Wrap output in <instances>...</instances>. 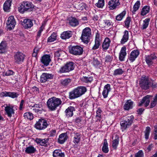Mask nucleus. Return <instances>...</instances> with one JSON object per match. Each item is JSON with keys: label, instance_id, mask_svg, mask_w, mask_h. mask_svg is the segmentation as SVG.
<instances>
[{"label": "nucleus", "instance_id": "nucleus-52", "mask_svg": "<svg viewBox=\"0 0 157 157\" xmlns=\"http://www.w3.org/2000/svg\"><path fill=\"white\" fill-rule=\"evenodd\" d=\"M100 45V41L96 40L95 41V44L92 48V49L94 50H96L98 49Z\"/></svg>", "mask_w": 157, "mask_h": 157}, {"label": "nucleus", "instance_id": "nucleus-46", "mask_svg": "<svg viewBox=\"0 0 157 157\" xmlns=\"http://www.w3.org/2000/svg\"><path fill=\"white\" fill-rule=\"evenodd\" d=\"M134 118V116L133 115H131V116L126 117L125 118L124 121L128 122V123H129L131 125L133 123Z\"/></svg>", "mask_w": 157, "mask_h": 157}, {"label": "nucleus", "instance_id": "nucleus-54", "mask_svg": "<svg viewBox=\"0 0 157 157\" xmlns=\"http://www.w3.org/2000/svg\"><path fill=\"white\" fill-rule=\"evenodd\" d=\"M13 71L11 70H8L6 72H4V73H3L2 76H10L11 75H12L13 74Z\"/></svg>", "mask_w": 157, "mask_h": 157}, {"label": "nucleus", "instance_id": "nucleus-42", "mask_svg": "<svg viewBox=\"0 0 157 157\" xmlns=\"http://www.w3.org/2000/svg\"><path fill=\"white\" fill-rule=\"evenodd\" d=\"M36 151V149L32 146H29L26 147L25 151L27 153H34Z\"/></svg>", "mask_w": 157, "mask_h": 157}, {"label": "nucleus", "instance_id": "nucleus-5", "mask_svg": "<svg viewBox=\"0 0 157 157\" xmlns=\"http://www.w3.org/2000/svg\"><path fill=\"white\" fill-rule=\"evenodd\" d=\"M91 35L90 29L89 27H86L82 30L81 39L84 43L87 44L89 42Z\"/></svg>", "mask_w": 157, "mask_h": 157}, {"label": "nucleus", "instance_id": "nucleus-58", "mask_svg": "<svg viewBox=\"0 0 157 157\" xmlns=\"http://www.w3.org/2000/svg\"><path fill=\"white\" fill-rule=\"evenodd\" d=\"M101 109L98 108L96 111V117L98 120H100L101 118Z\"/></svg>", "mask_w": 157, "mask_h": 157}, {"label": "nucleus", "instance_id": "nucleus-12", "mask_svg": "<svg viewBox=\"0 0 157 157\" xmlns=\"http://www.w3.org/2000/svg\"><path fill=\"white\" fill-rule=\"evenodd\" d=\"M120 5L119 0H110L108 2L109 8L112 10L116 9Z\"/></svg>", "mask_w": 157, "mask_h": 157}, {"label": "nucleus", "instance_id": "nucleus-15", "mask_svg": "<svg viewBox=\"0 0 157 157\" xmlns=\"http://www.w3.org/2000/svg\"><path fill=\"white\" fill-rule=\"evenodd\" d=\"M52 78V74L43 73L40 78V82H45L48 79H51Z\"/></svg>", "mask_w": 157, "mask_h": 157}, {"label": "nucleus", "instance_id": "nucleus-19", "mask_svg": "<svg viewBox=\"0 0 157 157\" xmlns=\"http://www.w3.org/2000/svg\"><path fill=\"white\" fill-rule=\"evenodd\" d=\"M111 40L108 37L105 38L102 44V47L103 50H107L110 46Z\"/></svg>", "mask_w": 157, "mask_h": 157}, {"label": "nucleus", "instance_id": "nucleus-64", "mask_svg": "<svg viewBox=\"0 0 157 157\" xmlns=\"http://www.w3.org/2000/svg\"><path fill=\"white\" fill-rule=\"evenodd\" d=\"M32 107L35 108L40 109H42V105H39V104H35Z\"/></svg>", "mask_w": 157, "mask_h": 157}, {"label": "nucleus", "instance_id": "nucleus-47", "mask_svg": "<svg viewBox=\"0 0 157 157\" xmlns=\"http://www.w3.org/2000/svg\"><path fill=\"white\" fill-rule=\"evenodd\" d=\"M71 82V79L69 78H66L62 80L61 81V84L63 86L68 85Z\"/></svg>", "mask_w": 157, "mask_h": 157}, {"label": "nucleus", "instance_id": "nucleus-17", "mask_svg": "<svg viewBox=\"0 0 157 157\" xmlns=\"http://www.w3.org/2000/svg\"><path fill=\"white\" fill-rule=\"evenodd\" d=\"M139 54V52L137 50L132 51L130 55L129 60L131 62H133Z\"/></svg>", "mask_w": 157, "mask_h": 157}, {"label": "nucleus", "instance_id": "nucleus-26", "mask_svg": "<svg viewBox=\"0 0 157 157\" xmlns=\"http://www.w3.org/2000/svg\"><path fill=\"white\" fill-rule=\"evenodd\" d=\"M121 129L122 131H125L127 128L129 127L131 125L124 120L120 122Z\"/></svg>", "mask_w": 157, "mask_h": 157}, {"label": "nucleus", "instance_id": "nucleus-14", "mask_svg": "<svg viewBox=\"0 0 157 157\" xmlns=\"http://www.w3.org/2000/svg\"><path fill=\"white\" fill-rule=\"evenodd\" d=\"M75 110V108L73 106L69 107L65 111V116L67 118L72 117L73 115V112Z\"/></svg>", "mask_w": 157, "mask_h": 157}, {"label": "nucleus", "instance_id": "nucleus-55", "mask_svg": "<svg viewBox=\"0 0 157 157\" xmlns=\"http://www.w3.org/2000/svg\"><path fill=\"white\" fill-rule=\"evenodd\" d=\"M96 6L99 8L102 7L104 5V0H98V2L96 4Z\"/></svg>", "mask_w": 157, "mask_h": 157}, {"label": "nucleus", "instance_id": "nucleus-24", "mask_svg": "<svg viewBox=\"0 0 157 157\" xmlns=\"http://www.w3.org/2000/svg\"><path fill=\"white\" fill-rule=\"evenodd\" d=\"M12 0H7L3 5V10L6 12H9L11 6Z\"/></svg>", "mask_w": 157, "mask_h": 157}, {"label": "nucleus", "instance_id": "nucleus-28", "mask_svg": "<svg viewBox=\"0 0 157 157\" xmlns=\"http://www.w3.org/2000/svg\"><path fill=\"white\" fill-rule=\"evenodd\" d=\"M81 139V135L78 133H75L73 137V142L75 144L78 143Z\"/></svg>", "mask_w": 157, "mask_h": 157}, {"label": "nucleus", "instance_id": "nucleus-29", "mask_svg": "<svg viewBox=\"0 0 157 157\" xmlns=\"http://www.w3.org/2000/svg\"><path fill=\"white\" fill-rule=\"evenodd\" d=\"M69 25L73 27H75L78 25L79 23L77 19L75 18L72 17L69 20Z\"/></svg>", "mask_w": 157, "mask_h": 157}, {"label": "nucleus", "instance_id": "nucleus-38", "mask_svg": "<svg viewBox=\"0 0 157 157\" xmlns=\"http://www.w3.org/2000/svg\"><path fill=\"white\" fill-rule=\"evenodd\" d=\"M126 14V12L125 10L123 11L120 14L117 15L116 17V19L118 21H121L124 17Z\"/></svg>", "mask_w": 157, "mask_h": 157}, {"label": "nucleus", "instance_id": "nucleus-2", "mask_svg": "<svg viewBox=\"0 0 157 157\" xmlns=\"http://www.w3.org/2000/svg\"><path fill=\"white\" fill-rule=\"evenodd\" d=\"M33 8V5L32 2L24 1L20 4L18 10L21 13H23L25 12L31 11Z\"/></svg>", "mask_w": 157, "mask_h": 157}, {"label": "nucleus", "instance_id": "nucleus-18", "mask_svg": "<svg viewBox=\"0 0 157 157\" xmlns=\"http://www.w3.org/2000/svg\"><path fill=\"white\" fill-rule=\"evenodd\" d=\"M67 134L66 133H64L60 134L58 139V142L60 144H63L67 138Z\"/></svg>", "mask_w": 157, "mask_h": 157}, {"label": "nucleus", "instance_id": "nucleus-3", "mask_svg": "<svg viewBox=\"0 0 157 157\" xmlns=\"http://www.w3.org/2000/svg\"><path fill=\"white\" fill-rule=\"evenodd\" d=\"M139 84L142 89L146 90L151 87V82L149 80L147 77L143 76L140 78Z\"/></svg>", "mask_w": 157, "mask_h": 157}, {"label": "nucleus", "instance_id": "nucleus-40", "mask_svg": "<svg viewBox=\"0 0 157 157\" xmlns=\"http://www.w3.org/2000/svg\"><path fill=\"white\" fill-rule=\"evenodd\" d=\"M6 47V42H2L0 44V53H2L5 52Z\"/></svg>", "mask_w": 157, "mask_h": 157}, {"label": "nucleus", "instance_id": "nucleus-20", "mask_svg": "<svg viewBox=\"0 0 157 157\" xmlns=\"http://www.w3.org/2000/svg\"><path fill=\"white\" fill-rule=\"evenodd\" d=\"M79 97L84 94L86 91V89L84 86H79L75 89Z\"/></svg>", "mask_w": 157, "mask_h": 157}, {"label": "nucleus", "instance_id": "nucleus-4", "mask_svg": "<svg viewBox=\"0 0 157 157\" xmlns=\"http://www.w3.org/2000/svg\"><path fill=\"white\" fill-rule=\"evenodd\" d=\"M5 111L6 114L10 117L13 116L15 114V111L17 110L18 107L16 105L10 104H5Z\"/></svg>", "mask_w": 157, "mask_h": 157}, {"label": "nucleus", "instance_id": "nucleus-32", "mask_svg": "<svg viewBox=\"0 0 157 157\" xmlns=\"http://www.w3.org/2000/svg\"><path fill=\"white\" fill-rule=\"evenodd\" d=\"M80 79L82 81L85 83L90 82L93 80V77L91 76H83Z\"/></svg>", "mask_w": 157, "mask_h": 157}, {"label": "nucleus", "instance_id": "nucleus-31", "mask_svg": "<svg viewBox=\"0 0 157 157\" xmlns=\"http://www.w3.org/2000/svg\"><path fill=\"white\" fill-rule=\"evenodd\" d=\"M24 26L25 28H30L33 25V23L32 21L30 19H25L24 20Z\"/></svg>", "mask_w": 157, "mask_h": 157}, {"label": "nucleus", "instance_id": "nucleus-59", "mask_svg": "<svg viewBox=\"0 0 157 157\" xmlns=\"http://www.w3.org/2000/svg\"><path fill=\"white\" fill-rule=\"evenodd\" d=\"M9 97L14 98L17 97L19 94L17 93L14 92H10Z\"/></svg>", "mask_w": 157, "mask_h": 157}, {"label": "nucleus", "instance_id": "nucleus-13", "mask_svg": "<svg viewBox=\"0 0 157 157\" xmlns=\"http://www.w3.org/2000/svg\"><path fill=\"white\" fill-rule=\"evenodd\" d=\"M41 62L45 66H48L51 61L50 56L45 55L43 56L41 58Z\"/></svg>", "mask_w": 157, "mask_h": 157}, {"label": "nucleus", "instance_id": "nucleus-1", "mask_svg": "<svg viewBox=\"0 0 157 157\" xmlns=\"http://www.w3.org/2000/svg\"><path fill=\"white\" fill-rule=\"evenodd\" d=\"M62 103L61 99L55 97L49 98L47 102V105L48 109L51 111L55 110L57 107Z\"/></svg>", "mask_w": 157, "mask_h": 157}, {"label": "nucleus", "instance_id": "nucleus-8", "mask_svg": "<svg viewBox=\"0 0 157 157\" xmlns=\"http://www.w3.org/2000/svg\"><path fill=\"white\" fill-rule=\"evenodd\" d=\"M14 62L17 64H20L23 62L25 56L22 53L17 52L14 56Z\"/></svg>", "mask_w": 157, "mask_h": 157}, {"label": "nucleus", "instance_id": "nucleus-34", "mask_svg": "<svg viewBox=\"0 0 157 157\" xmlns=\"http://www.w3.org/2000/svg\"><path fill=\"white\" fill-rule=\"evenodd\" d=\"M150 10V7L145 6L142 9L141 12V15L143 16L146 15L149 13Z\"/></svg>", "mask_w": 157, "mask_h": 157}, {"label": "nucleus", "instance_id": "nucleus-50", "mask_svg": "<svg viewBox=\"0 0 157 157\" xmlns=\"http://www.w3.org/2000/svg\"><path fill=\"white\" fill-rule=\"evenodd\" d=\"M103 24L104 25L105 27H107L111 25L112 22L109 20H105L103 21Z\"/></svg>", "mask_w": 157, "mask_h": 157}, {"label": "nucleus", "instance_id": "nucleus-41", "mask_svg": "<svg viewBox=\"0 0 157 157\" xmlns=\"http://www.w3.org/2000/svg\"><path fill=\"white\" fill-rule=\"evenodd\" d=\"M24 116L25 119L30 120H32L33 118V114L29 112L25 113L24 114Z\"/></svg>", "mask_w": 157, "mask_h": 157}, {"label": "nucleus", "instance_id": "nucleus-51", "mask_svg": "<svg viewBox=\"0 0 157 157\" xmlns=\"http://www.w3.org/2000/svg\"><path fill=\"white\" fill-rule=\"evenodd\" d=\"M119 138L118 137H117L116 139L114 140L113 141L112 146L115 149L116 148L117 146L119 143Z\"/></svg>", "mask_w": 157, "mask_h": 157}, {"label": "nucleus", "instance_id": "nucleus-25", "mask_svg": "<svg viewBox=\"0 0 157 157\" xmlns=\"http://www.w3.org/2000/svg\"><path fill=\"white\" fill-rule=\"evenodd\" d=\"M133 102L131 100H128L124 106V109L125 110H129L132 109L133 107Z\"/></svg>", "mask_w": 157, "mask_h": 157}, {"label": "nucleus", "instance_id": "nucleus-60", "mask_svg": "<svg viewBox=\"0 0 157 157\" xmlns=\"http://www.w3.org/2000/svg\"><path fill=\"white\" fill-rule=\"evenodd\" d=\"M93 65L95 66H98L101 65V62L99 61L96 59H94V60L92 62Z\"/></svg>", "mask_w": 157, "mask_h": 157}, {"label": "nucleus", "instance_id": "nucleus-43", "mask_svg": "<svg viewBox=\"0 0 157 157\" xmlns=\"http://www.w3.org/2000/svg\"><path fill=\"white\" fill-rule=\"evenodd\" d=\"M140 2L139 1H137L135 3L133 7V10L132 12H135L137 10H138L140 6Z\"/></svg>", "mask_w": 157, "mask_h": 157}, {"label": "nucleus", "instance_id": "nucleus-57", "mask_svg": "<svg viewBox=\"0 0 157 157\" xmlns=\"http://www.w3.org/2000/svg\"><path fill=\"white\" fill-rule=\"evenodd\" d=\"M131 21V18L130 17H127L124 21L125 26L128 28L129 26L130 22Z\"/></svg>", "mask_w": 157, "mask_h": 157}, {"label": "nucleus", "instance_id": "nucleus-39", "mask_svg": "<svg viewBox=\"0 0 157 157\" xmlns=\"http://www.w3.org/2000/svg\"><path fill=\"white\" fill-rule=\"evenodd\" d=\"M57 35L56 33H53L48 38V42H52L56 40Z\"/></svg>", "mask_w": 157, "mask_h": 157}, {"label": "nucleus", "instance_id": "nucleus-16", "mask_svg": "<svg viewBox=\"0 0 157 157\" xmlns=\"http://www.w3.org/2000/svg\"><path fill=\"white\" fill-rule=\"evenodd\" d=\"M111 90L110 84H107L104 86L102 93V94L104 98H106L107 97L109 92Z\"/></svg>", "mask_w": 157, "mask_h": 157}, {"label": "nucleus", "instance_id": "nucleus-22", "mask_svg": "<svg viewBox=\"0 0 157 157\" xmlns=\"http://www.w3.org/2000/svg\"><path fill=\"white\" fill-rule=\"evenodd\" d=\"M126 48L125 47H122L119 53V59L121 61L124 60V59L126 55Z\"/></svg>", "mask_w": 157, "mask_h": 157}, {"label": "nucleus", "instance_id": "nucleus-56", "mask_svg": "<svg viewBox=\"0 0 157 157\" xmlns=\"http://www.w3.org/2000/svg\"><path fill=\"white\" fill-rule=\"evenodd\" d=\"M68 72V71L65 65L64 66L62 67L59 71V72L60 73H64Z\"/></svg>", "mask_w": 157, "mask_h": 157}, {"label": "nucleus", "instance_id": "nucleus-63", "mask_svg": "<svg viewBox=\"0 0 157 157\" xmlns=\"http://www.w3.org/2000/svg\"><path fill=\"white\" fill-rule=\"evenodd\" d=\"M154 131H155V136L154 139L155 140L157 139V125L154 126Z\"/></svg>", "mask_w": 157, "mask_h": 157}, {"label": "nucleus", "instance_id": "nucleus-45", "mask_svg": "<svg viewBox=\"0 0 157 157\" xmlns=\"http://www.w3.org/2000/svg\"><path fill=\"white\" fill-rule=\"evenodd\" d=\"M134 118V116L133 115H131V116L126 117L125 118L124 121L128 122V123H129L131 125L133 123Z\"/></svg>", "mask_w": 157, "mask_h": 157}, {"label": "nucleus", "instance_id": "nucleus-49", "mask_svg": "<svg viewBox=\"0 0 157 157\" xmlns=\"http://www.w3.org/2000/svg\"><path fill=\"white\" fill-rule=\"evenodd\" d=\"M87 6L86 4L84 3H81L77 6V9L80 10H83L84 9H86Z\"/></svg>", "mask_w": 157, "mask_h": 157}, {"label": "nucleus", "instance_id": "nucleus-9", "mask_svg": "<svg viewBox=\"0 0 157 157\" xmlns=\"http://www.w3.org/2000/svg\"><path fill=\"white\" fill-rule=\"evenodd\" d=\"M152 96L150 95H147L143 98L140 101L138 104V106H141L144 105L145 107L148 106L150 102V98Z\"/></svg>", "mask_w": 157, "mask_h": 157}, {"label": "nucleus", "instance_id": "nucleus-27", "mask_svg": "<svg viewBox=\"0 0 157 157\" xmlns=\"http://www.w3.org/2000/svg\"><path fill=\"white\" fill-rule=\"evenodd\" d=\"M48 139L47 138L41 139L36 138L35 140V141L37 144H40V145L42 146H44L48 142Z\"/></svg>", "mask_w": 157, "mask_h": 157}, {"label": "nucleus", "instance_id": "nucleus-23", "mask_svg": "<svg viewBox=\"0 0 157 157\" xmlns=\"http://www.w3.org/2000/svg\"><path fill=\"white\" fill-rule=\"evenodd\" d=\"M72 32L71 31L63 32L61 35L60 37L63 39H69L72 36Z\"/></svg>", "mask_w": 157, "mask_h": 157}, {"label": "nucleus", "instance_id": "nucleus-10", "mask_svg": "<svg viewBox=\"0 0 157 157\" xmlns=\"http://www.w3.org/2000/svg\"><path fill=\"white\" fill-rule=\"evenodd\" d=\"M6 24L7 28L9 30H11L14 28L16 22L13 16H11L8 17Z\"/></svg>", "mask_w": 157, "mask_h": 157}, {"label": "nucleus", "instance_id": "nucleus-36", "mask_svg": "<svg viewBox=\"0 0 157 157\" xmlns=\"http://www.w3.org/2000/svg\"><path fill=\"white\" fill-rule=\"evenodd\" d=\"M102 149V151L105 153H107L108 152V144L106 139L104 140L103 145Z\"/></svg>", "mask_w": 157, "mask_h": 157}, {"label": "nucleus", "instance_id": "nucleus-6", "mask_svg": "<svg viewBox=\"0 0 157 157\" xmlns=\"http://www.w3.org/2000/svg\"><path fill=\"white\" fill-rule=\"evenodd\" d=\"M49 123L45 120L39 119L35 124L34 127L37 129L43 130L46 128Z\"/></svg>", "mask_w": 157, "mask_h": 157}, {"label": "nucleus", "instance_id": "nucleus-53", "mask_svg": "<svg viewBox=\"0 0 157 157\" xmlns=\"http://www.w3.org/2000/svg\"><path fill=\"white\" fill-rule=\"evenodd\" d=\"M150 131V128L149 127H147L145 132V138L146 139L148 138L149 133Z\"/></svg>", "mask_w": 157, "mask_h": 157}, {"label": "nucleus", "instance_id": "nucleus-21", "mask_svg": "<svg viewBox=\"0 0 157 157\" xmlns=\"http://www.w3.org/2000/svg\"><path fill=\"white\" fill-rule=\"evenodd\" d=\"M53 157H65V154L60 149H56L53 152Z\"/></svg>", "mask_w": 157, "mask_h": 157}, {"label": "nucleus", "instance_id": "nucleus-61", "mask_svg": "<svg viewBox=\"0 0 157 157\" xmlns=\"http://www.w3.org/2000/svg\"><path fill=\"white\" fill-rule=\"evenodd\" d=\"M144 153L142 150L139 151L135 155V157H144Z\"/></svg>", "mask_w": 157, "mask_h": 157}, {"label": "nucleus", "instance_id": "nucleus-44", "mask_svg": "<svg viewBox=\"0 0 157 157\" xmlns=\"http://www.w3.org/2000/svg\"><path fill=\"white\" fill-rule=\"evenodd\" d=\"M62 52L61 51H57L55 53V58L56 60L59 61L62 59L59 58L60 57L61 54Z\"/></svg>", "mask_w": 157, "mask_h": 157}, {"label": "nucleus", "instance_id": "nucleus-35", "mask_svg": "<svg viewBox=\"0 0 157 157\" xmlns=\"http://www.w3.org/2000/svg\"><path fill=\"white\" fill-rule=\"evenodd\" d=\"M150 21V19L149 18H147L144 20L141 29H146Z\"/></svg>", "mask_w": 157, "mask_h": 157}, {"label": "nucleus", "instance_id": "nucleus-11", "mask_svg": "<svg viewBox=\"0 0 157 157\" xmlns=\"http://www.w3.org/2000/svg\"><path fill=\"white\" fill-rule=\"evenodd\" d=\"M156 56L154 54L146 56V62L148 65L150 66L153 63L154 60L156 59Z\"/></svg>", "mask_w": 157, "mask_h": 157}, {"label": "nucleus", "instance_id": "nucleus-33", "mask_svg": "<svg viewBox=\"0 0 157 157\" xmlns=\"http://www.w3.org/2000/svg\"><path fill=\"white\" fill-rule=\"evenodd\" d=\"M78 97L75 89L69 93V97L71 99H74Z\"/></svg>", "mask_w": 157, "mask_h": 157}, {"label": "nucleus", "instance_id": "nucleus-37", "mask_svg": "<svg viewBox=\"0 0 157 157\" xmlns=\"http://www.w3.org/2000/svg\"><path fill=\"white\" fill-rule=\"evenodd\" d=\"M65 65L68 72L73 70L74 68V63L72 62L67 63Z\"/></svg>", "mask_w": 157, "mask_h": 157}, {"label": "nucleus", "instance_id": "nucleus-48", "mask_svg": "<svg viewBox=\"0 0 157 157\" xmlns=\"http://www.w3.org/2000/svg\"><path fill=\"white\" fill-rule=\"evenodd\" d=\"M124 71L121 68H118L114 70L113 73L114 75H119L122 74Z\"/></svg>", "mask_w": 157, "mask_h": 157}, {"label": "nucleus", "instance_id": "nucleus-62", "mask_svg": "<svg viewBox=\"0 0 157 157\" xmlns=\"http://www.w3.org/2000/svg\"><path fill=\"white\" fill-rule=\"evenodd\" d=\"M39 51V49L38 48H35L34 49L33 52V56L36 57L38 54Z\"/></svg>", "mask_w": 157, "mask_h": 157}, {"label": "nucleus", "instance_id": "nucleus-30", "mask_svg": "<svg viewBox=\"0 0 157 157\" xmlns=\"http://www.w3.org/2000/svg\"><path fill=\"white\" fill-rule=\"evenodd\" d=\"M128 39V32L127 30L124 31V35L121 39V43L123 44L126 42Z\"/></svg>", "mask_w": 157, "mask_h": 157}, {"label": "nucleus", "instance_id": "nucleus-7", "mask_svg": "<svg viewBox=\"0 0 157 157\" xmlns=\"http://www.w3.org/2000/svg\"><path fill=\"white\" fill-rule=\"evenodd\" d=\"M83 48L79 46H73L69 47L70 53L74 55H80L83 52Z\"/></svg>", "mask_w": 157, "mask_h": 157}]
</instances>
